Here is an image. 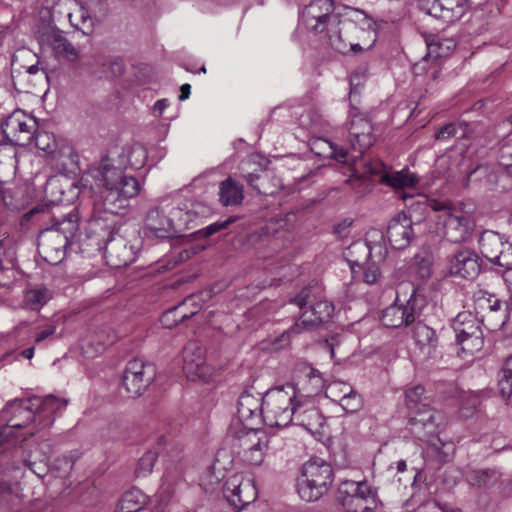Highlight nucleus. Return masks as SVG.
I'll return each instance as SVG.
<instances>
[{
    "label": "nucleus",
    "mask_w": 512,
    "mask_h": 512,
    "mask_svg": "<svg viewBox=\"0 0 512 512\" xmlns=\"http://www.w3.org/2000/svg\"><path fill=\"white\" fill-rule=\"evenodd\" d=\"M33 142L36 148L51 154L54 159L59 160L62 155H65L72 163L75 161V158H77L74 149L69 145H65L61 149H56L57 143L55 137L46 131H39L37 129L33 137Z\"/></svg>",
    "instance_id": "c85d7f7f"
},
{
    "label": "nucleus",
    "mask_w": 512,
    "mask_h": 512,
    "mask_svg": "<svg viewBox=\"0 0 512 512\" xmlns=\"http://www.w3.org/2000/svg\"><path fill=\"white\" fill-rule=\"evenodd\" d=\"M237 441L241 450L253 451L258 448H271L270 444L272 438L266 435L263 431L251 428L242 432L238 436Z\"/></svg>",
    "instance_id": "e433bc0d"
},
{
    "label": "nucleus",
    "mask_w": 512,
    "mask_h": 512,
    "mask_svg": "<svg viewBox=\"0 0 512 512\" xmlns=\"http://www.w3.org/2000/svg\"><path fill=\"white\" fill-rule=\"evenodd\" d=\"M337 500L344 512H372L377 507L376 492L366 481H342Z\"/></svg>",
    "instance_id": "6e6552de"
},
{
    "label": "nucleus",
    "mask_w": 512,
    "mask_h": 512,
    "mask_svg": "<svg viewBox=\"0 0 512 512\" xmlns=\"http://www.w3.org/2000/svg\"><path fill=\"white\" fill-rule=\"evenodd\" d=\"M153 364L140 358H134L126 364L122 377V386L131 398L141 396L155 377Z\"/></svg>",
    "instance_id": "dca6fc26"
},
{
    "label": "nucleus",
    "mask_w": 512,
    "mask_h": 512,
    "mask_svg": "<svg viewBox=\"0 0 512 512\" xmlns=\"http://www.w3.org/2000/svg\"><path fill=\"white\" fill-rule=\"evenodd\" d=\"M347 261L354 276L372 259V249L365 242L352 243L347 250Z\"/></svg>",
    "instance_id": "f704fd0d"
},
{
    "label": "nucleus",
    "mask_w": 512,
    "mask_h": 512,
    "mask_svg": "<svg viewBox=\"0 0 512 512\" xmlns=\"http://www.w3.org/2000/svg\"><path fill=\"white\" fill-rule=\"evenodd\" d=\"M444 10V21L452 22L461 18L465 11L467 0H441Z\"/></svg>",
    "instance_id": "8fccbe9b"
},
{
    "label": "nucleus",
    "mask_w": 512,
    "mask_h": 512,
    "mask_svg": "<svg viewBox=\"0 0 512 512\" xmlns=\"http://www.w3.org/2000/svg\"><path fill=\"white\" fill-rule=\"evenodd\" d=\"M158 456L171 461H178L181 458V450L169 442L166 437H160L157 443V451H147L138 461L135 474L137 477L150 474Z\"/></svg>",
    "instance_id": "a878e982"
},
{
    "label": "nucleus",
    "mask_w": 512,
    "mask_h": 512,
    "mask_svg": "<svg viewBox=\"0 0 512 512\" xmlns=\"http://www.w3.org/2000/svg\"><path fill=\"white\" fill-rule=\"evenodd\" d=\"M375 42L376 31L372 19L357 13L356 19L343 18L336 33L329 34L328 44L341 54H359L371 49Z\"/></svg>",
    "instance_id": "f03ea898"
},
{
    "label": "nucleus",
    "mask_w": 512,
    "mask_h": 512,
    "mask_svg": "<svg viewBox=\"0 0 512 512\" xmlns=\"http://www.w3.org/2000/svg\"><path fill=\"white\" fill-rule=\"evenodd\" d=\"M355 389L342 381H333L326 387V396L333 402H340L342 398L351 394Z\"/></svg>",
    "instance_id": "864d4df0"
},
{
    "label": "nucleus",
    "mask_w": 512,
    "mask_h": 512,
    "mask_svg": "<svg viewBox=\"0 0 512 512\" xmlns=\"http://www.w3.org/2000/svg\"><path fill=\"white\" fill-rule=\"evenodd\" d=\"M478 244L480 252L488 261L506 270H512V244L504 236L492 230H485L481 233Z\"/></svg>",
    "instance_id": "2eb2a0df"
},
{
    "label": "nucleus",
    "mask_w": 512,
    "mask_h": 512,
    "mask_svg": "<svg viewBox=\"0 0 512 512\" xmlns=\"http://www.w3.org/2000/svg\"><path fill=\"white\" fill-rule=\"evenodd\" d=\"M17 165V148L0 139V184L7 183L14 177Z\"/></svg>",
    "instance_id": "2f4dec72"
},
{
    "label": "nucleus",
    "mask_w": 512,
    "mask_h": 512,
    "mask_svg": "<svg viewBox=\"0 0 512 512\" xmlns=\"http://www.w3.org/2000/svg\"><path fill=\"white\" fill-rule=\"evenodd\" d=\"M405 402L409 412L422 407V403H430L429 398L425 396V389L422 385H416L406 389Z\"/></svg>",
    "instance_id": "49530a36"
},
{
    "label": "nucleus",
    "mask_w": 512,
    "mask_h": 512,
    "mask_svg": "<svg viewBox=\"0 0 512 512\" xmlns=\"http://www.w3.org/2000/svg\"><path fill=\"white\" fill-rule=\"evenodd\" d=\"M344 411L347 413H354L361 409L362 398L360 394L354 390L351 394L345 396L338 402Z\"/></svg>",
    "instance_id": "bf43d9fd"
},
{
    "label": "nucleus",
    "mask_w": 512,
    "mask_h": 512,
    "mask_svg": "<svg viewBox=\"0 0 512 512\" xmlns=\"http://www.w3.org/2000/svg\"><path fill=\"white\" fill-rule=\"evenodd\" d=\"M72 7L68 8L67 18L71 27L88 35L93 31V20L88 11L76 2H68Z\"/></svg>",
    "instance_id": "c9c22d12"
},
{
    "label": "nucleus",
    "mask_w": 512,
    "mask_h": 512,
    "mask_svg": "<svg viewBox=\"0 0 512 512\" xmlns=\"http://www.w3.org/2000/svg\"><path fill=\"white\" fill-rule=\"evenodd\" d=\"M418 7L427 15L444 21V10L441 0H418Z\"/></svg>",
    "instance_id": "6e6d98bb"
},
{
    "label": "nucleus",
    "mask_w": 512,
    "mask_h": 512,
    "mask_svg": "<svg viewBox=\"0 0 512 512\" xmlns=\"http://www.w3.org/2000/svg\"><path fill=\"white\" fill-rule=\"evenodd\" d=\"M426 305L427 300L422 290L419 287L413 288L405 305L395 302L383 310L381 322L388 328L408 326L421 317Z\"/></svg>",
    "instance_id": "1a4fd4ad"
},
{
    "label": "nucleus",
    "mask_w": 512,
    "mask_h": 512,
    "mask_svg": "<svg viewBox=\"0 0 512 512\" xmlns=\"http://www.w3.org/2000/svg\"><path fill=\"white\" fill-rule=\"evenodd\" d=\"M432 256L425 253V255H416L415 256V273L416 275L422 279L426 280L431 276L432 269Z\"/></svg>",
    "instance_id": "5fc2aeb1"
},
{
    "label": "nucleus",
    "mask_w": 512,
    "mask_h": 512,
    "mask_svg": "<svg viewBox=\"0 0 512 512\" xmlns=\"http://www.w3.org/2000/svg\"><path fill=\"white\" fill-rule=\"evenodd\" d=\"M183 370L191 381H207L211 375L206 364L205 348L197 340L189 341L183 348Z\"/></svg>",
    "instance_id": "412c9836"
},
{
    "label": "nucleus",
    "mask_w": 512,
    "mask_h": 512,
    "mask_svg": "<svg viewBox=\"0 0 512 512\" xmlns=\"http://www.w3.org/2000/svg\"><path fill=\"white\" fill-rule=\"evenodd\" d=\"M444 422V413L430 407V403H422V407L409 412L410 430L421 440L436 435Z\"/></svg>",
    "instance_id": "6ab92c4d"
},
{
    "label": "nucleus",
    "mask_w": 512,
    "mask_h": 512,
    "mask_svg": "<svg viewBox=\"0 0 512 512\" xmlns=\"http://www.w3.org/2000/svg\"><path fill=\"white\" fill-rule=\"evenodd\" d=\"M57 330V325L54 322H49L37 327L35 343L40 344L42 341L53 336Z\"/></svg>",
    "instance_id": "69168bd1"
},
{
    "label": "nucleus",
    "mask_w": 512,
    "mask_h": 512,
    "mask_svg": "<svg viewBox=\"0 0 512 512\" xmlns=\"http://www.w3.org/2000/svg\"><path fill=\"white\" fill-rule=\"evenodd\" d=\"M223 493L235 510H242L258 496L254 480L239 474L230 476L224 484Z\"/></svg>",
    "instance_id": "aec40b11"
},
{
    "label": "nucleus",
    "mask_w": 512,
    "mask_h": 512,
    "mask_svg": "<svg viewBox=\"0 0 512 512\" xmlns=\"http://www.w3.org/2000/svg\"><path fill=\"white\" fill-rule=\"evenodd\" d=\"M297 398V389L291 383L269 389L264 395L263 422L270 427L289 426Z\"/></svg>",
    "instance_id": "0eeeda50"
},
{
    "label": "nucleus",
    "mask_w": 512,
    "mask_h": 512,
    "mask_svg": "<svg viewBox=\"0 0 512 512\" xmlns=\"http://www.w3.org/2000/svg\"><path fill=\"white\" fill-rule=\"evenodd\" d=\"M181 470L175 469L172 471L169 467L166 468V472L163 476V481L159 489V497L161 500L168 501L175 492V486L180 480Z\"/></svg>",
    "instance_id": "a18cd8bd"
},
{
    "label": "nucleus",
    "mask_w": 512,
    "mask_h": 512,
    "mask_svg": "<svg viewBox=\"0 0 512 512\" xmlns=\"http://www.w3.org/2000/svg\"><path fill=\"white\" fill-rule=\"evenodd\" d=\"M311 288L304 287L290 300V304L299 308L300 314L290 330L283 332L282 341H288L289 334H300L317 328L328 322L334 313V305L327 300H319L311 304Z\"/></svg>",
    "instance_id": "39448f33"
},
{
    "label": "nucleus",
    "mask_w": 512,
    "mask_h": 512,
    "mask_svg": "<svg viewBox=\"0 0 512 512\" xmlns=\"http://www.w3.org/2000/svg\"><path fill=\"white\" fill-rule=\"evenodd\" d=\"M298 385H300V389L304 392V394H298V397L310 399V397L322 391L325 386V380L320 371L310 365H304L301 369Z\"/></svg>",
    "instance_id": "7c9ffc66"
},
{
    "label": "nucleus",
    "mask_w": 512,
    "mask_h": 512,
    "mask_svg": "<svg viewBox=\"0 0 512 512\" xmlns=\"http://www.w3.org/2000/svg\"><path fill=\"white\" fill-rule=\"evenodd\" d=\"M306 17L315 21L311 29L315 34L323 35V38L329 42V34L336 33L343 18L334 13L333 0H315L305 9Z\"/></svg>",
    "instance_id": "ddd939ff"
},
{
    "label": "nucleus",
    "mask_w": 512,
    "mask_h": 512,
    "mask_svg": "<svg viewBox=\"0 0 512 512\" xmlns=\"http://www.w3.org/2000/svg\"><path fill=\"white\" fill-rule=\"evenodd\" d=\"M41 42L51 48L53 56L58 60L75 62L80 56V49L74 46L60 30H51L41 37Z\"/></svg>",
    "instance_id": "bb28decb"
},
{
    "label": "nucleus",
    "mask_w": 512,
    "mask_h": 512,
    "mask_svg": "<svg viewBox=\"0 0 512 512\" xmlns=\"http://www.w3.org/2000/svg\"><path fill=\"white\" fill-rule=\"evenodd\" d=\"M38 123L32 116L21 110H16L7 116L1 123L2 138L17 146H28L33 143Z\"/></svg>",
    "instance_id": "9b49d317"
},
{
    "label": "nucleus",
    "mask_w": 512,
    "mask_h": 512,
    "mask_svg": "<svg viewBox=\"0 0 512 512\" xmlns=\"http://www.w3.org/2000/svg\"><path fill=\"white\" fill-rule=\"evenodd\" d=\"M21 78H30L33 85H36L37 82H42L44 80H48L47 72L39 67V62L33 64L31 66L26 67L24 74L19 75Z\"/></svg>",
    "instance_id": "680f3d73"
},
{
    "label": "nucleus",
    "mask_w": 512,
    "mask_h": 512,
    "mask_svg": "<svg viewBox=\"0 0 512 512\" xmlns=\"http://www.w3.org/2000/svg\"><path fill=\"white\" fill-rule=\"evenodd\" d=\"M349 115L350 146L358 155H351L347 149L330 143L331 158L343 164L356 166V159L374 144L376 138L373 133L374 127L367 116L361 114L354 106H352ZM353 172L355 175L359 173L356 167H354Z\"/></svg>",
    "instance_id": "20e7f679"
},
{
    "label": "nucleus",
    "mask_w": 512,
    "mask_h": 512,
    "mask_svg": "<svg viewBox=\"0 0 512 512\" xmlns=\"http://www.w3.org/2000/svg\"><path fill=\"white\" fill-rule=\"evenodd\" d=\"M448 271L451 276L473 280L481 271V259L471 249H460L450 257Z\"/></svg>",
    "instance_id": "b1692460"
},
{
    "label": "nucleus",
    "mask_w": 512,
    "mask_h": 512,
    "mask_svg": "<svg viewBox=\"0 0 512 512\" xmlns=\"http://www.w3.org/2000/svg\"><path fill=\"white\" fill-rule=\"evenodd\" d=\"M475 314L480 318L483 313H488L499 306H504L505 302L498 299L495 295L483 290H478L473 295Z\"/></svg>",
    "instance_id": "a19ab883"
},
{
    "label": "nucleus",
    "mask_w": 512,
    "mask_h": 512,
    "mask_svg": "<svg viewBox=\"0 0 512 512\" xmlns=\"http://www.w3.org/2000/svg\"><path fill=\"white\" fill-rule=\"evenodd\" d=\"M236 216H230L225 220L216 221L198 231L199 236L201 237H210L221 230L228 228V226L236 221Z\"/></svg>",
    "instance_id": "13d9d810"
},
{
    "label": "nucleus",
    "mask_w": 512,
    "mask_h": 512,
    "mask_svg": "<svg viewBox=\"0 0 512 512\" xmlns=\"http://www.w3.org/2000/svg\"><path fill=\"white\" fill-rule=\"evenodd\" d=\"M51 298V291L46 287L39 286L26 291L24 302L30 310H40Z\"/></svg>",
    "instance_id": "c03bdc74"
},
{
    "label": "nucleus",
    "mask_w": 512,
    "mask_h": 512,
    "mask_svg": "<svg viewBox=\"0 0 512 512\" xmlns=\"http://www.w3.org/2000/svg\"><path fill=\"white\" fill-rule=\"evenodd\" d=\"M14 499L9 482L0 481V505L9 504Z\"/></svg>",
    "instance_id": "774afa93"
},
{
    "label": "nucleus",
    "mask_w": 512,
    "mask_h": 512,
    "mask_svg": "<svg viewBox=\"0 0 512 512\" xmlns=\"http://www.w3.org/2000/svg\"><path fill=\"white\" fill-rule=\"evenodd\" d=\"M2 200L5 206L10 210H21L26 205L24 191L21 188L3 190Z\"/></svg>",
    "instance_id": "de8ad7c7"
},
{
    "label": "nucleus",
    "mask_w": 512,
    "mask_h": 512,
    "mask_svg": "<svg viewBox=\"0 0 512 512\" xmlns=\"http://www.w3.org/2000/svg\"><path fill=\"white\" fill-rule=\"evenodd\" d=\"M140 241L136 244L128 242L122 236L112 237L105 246L107 265L114 269L124 268L133 263L139 252Z\"/></svg>",
    "instance_id": "5701e85b"
},
{
    "label": "nucleus",
    "mask_w": 512,
    "mask_h": 512,
    "mask_svg": "<svg viewBox=\"0 0 512 512\" xmlns=\"http://www.w3.org/2000/svg\"><path fill=\"white\" fill-rule=\"evenodd\" d=\"M148 500L147 495L134 487L122 495L117 512H139L147 505Z\"/></svg>",
    "instance_id": "4c0bfd02"
},
{
    "label": "nucleus",
    "mask_w": 512,
    "mask_h": 512,
    "mask_svg": "<svg viewBox=\"0 0 512 512\" xmlns=\"http://www.w3.org/2000/svg\"><path fill=\"white\" fill-rule=\"evenodd\" d=\"M325 418L310 399L298 397L294 407L293 422L309 431L311 434L320 433Z\"/></svg>",
    "instance_id": "393cba45"
},
{
    "label": "nucleus",
    "mask_w": 512,
    "mask_h": 512,
    "mask_svg": "<svg viewBox=\"0 0 512 512\" xmlns=\"http://www.w3.org/2000/svg\"><path fill=\"white\" fill-rule=\"evenodd\" d=\"M35 215H40V220L50 218L52 225L49 228L60 232L64 236H67L68 242L70 243H72V241L79 234L80 213L76 207L72 208L66 214L57 216L54 212L51 211L50 205L41 204L30 209L25 214V218L29 220Z\"/></svg>",
    "instance_id": "f3484780"
},
{
    "label": "nucleus",
    "mask_w": 512,
    "mask_h": 512,
    "mask_svg": "<svg viewBox=\"0 0 512 512\" xmlns=\"http://www.w3.org/2000/svg\"><path fill=\"white\" fill-rule=\"evenodd\" d=\"M91 173L97 184L102 186L101 207L110 214H124L129 206V200L136 197L141 190L138 179L125 174L122 168L114 165L109 156L102 158L98 167L92 169Z\"/></svg>",
    "instance_id": "f257e3e1"
},
{
    "label": "nucleus",
    "mask_w": 512,
    "mask_h": 512,
    "mask_svg": "<svg viewBox=\"0 0 512 512\" xmlns=\"http://www.w3.org/2000/svg\"><path fill=\"white\" fill-rule=\"evenodd\" d=\"M415 325L413 327L412 336L415 340V343L420 348H434L437 344V337L435 330L426 325L419 319H416Z\"/></svg>",
    "instance_id": "37998d69"
},
{
    "label": "nucleus",
    "mask_w": 512,
    "mask_h": 512,
    "mask_svg": "<svg viewBox=\"0 0 512 512\" xmlns=\"http://www.w3.org/2000/svg\"><path fill=\"white\" fill-rule=\"evenodd\" d=\"M148 158V152L146 148L139 143L132 145L130 148L127 159L128 164L132 169L138 170L144 167Z\"/></svg>",
    "instance_id": "603ef678"
},
{
    "label": "nucleus",
    "mask_w": 512,
    "mask_h": 512,
    "mask_svg": "<svg viewBox=\"0 0 512 512\" xmlns=\"http://www.w3.org/2000/svg\"><path fill=\"white\" fill-rule=\"evenodd\" d=\"M434 211H442L439 221L443 226L444 237L452 243H461L466 241L474 228L470 217L462 212H455L448 208L446 204L434 202L432 205Z\"/></svg>",
    "instance_id": "4468645a"
},
{
    "label": "nucleus",
    "mask_w": 512,
    "mask_h": 512,
    "mask_svg": "<svg viewBox=\"0 0 512 512\" xmlns=\"http://www.w3.org/2000/svg\"><path fill=\"white\" fill-rule=\"evenodd\" d=\"M1 245V255L0 260L2 263L1 269L9 268L14 265L15 261V250L12 246H9L7 243L0 241Z\"/></svg>",
    "instance_id": "e2e57ef3"
},
{
    "label": "nucleus",
    "mask_w": 512,
    "mask_h": 512,
    "mask_svg": "<svg viewBox=\"0 0 512 512\" xmlns=\"http://www.w3.org/2000/svg\"><path fill=\"white\" fill-rule=\"evenodd\" d=\"M67 406L65 399L57 398L53 395H48L44 399L39 397L27 398L23 402H17L14 407L20 414H24L23 422H16L12 420L11 426L16 429L26 427L38 414L54 415L57 412L63 410Z\"/></svg>",
    "instance_id": "a211bd4d"
},
{
    "label": "nucleus",
    "mask_w": 512,
    "mask_h": 512,
    "mask_svg": "<svg viewBox=\"0 0 512 512\" xmlns=\"http://www.w3.org/2000/svg\"><path fill=\"white\" fill-rule=\"evenodd\" d=\"M498 387L502 398L505 400L510 399L512 396V376L500 372Z\"/></svg>",
    "instance_id": "0e129e2a"
},
{
    "label": "nucleus",
    "mask_w": 512,
    "mask_h": 512,
    "mask_svg": "<svg viewBox=\"0 0 512 512\" xmlns=\"http://www.w3.org/2000/svg\"><path fill=\"white\" fill-rule=\"evenodd\" d=\"M416 209L421 210L424 214L428 210L427 199L414 201L410 204L408 213L402 211L396 214L389 222L387 227V238L390 245L394 249H404L412 241L414 237L413 224L419 222V219L414 220L412 212Z\"/></svg>",
    "instance_id": "9d476101"
},
{
    "label": "nucleus",
    "mask_w": 512,
    "mask_h": 512,
    "mask_svg": "<svg viewBox=\"0 0 512 512\" xmlns=\"http://www.w3.org/2000/svg\"><path fill=\"white\" fill-rule=\"evenodd\" d=\"M480 318L472 312L463 311L457 314L452 321V328L455 337H466L475 333L482 332Z\"/></svg>",
    "instance_id": "72a5a7b5"
},
{
    "label": "nucleus",
    "mask_w": 512,
    "mask_h": 512,
    "mask_svg": "<svg viewBox=\"0 0 512 512\" xmlns=\"http://www.w3.org/2000/svg\"><path fill=\"white\" fill-rule=\"evenodd\" d=\"M67 236L58 231L46 228L38 236V251L43 259L51 265L59 264L66 256Z\"/></svg>",
    "instance_id": "4be33fe9"
},
{
    "label": "nucleus",
    "mask_w": 512,
    "mask_h": 512,
    "mask_svg": "<svg viewBox=\"0 0 512 512\" xmlns=\"http://www.w3.org/2000/svg\"><path fill=\"white\" fill-rule=\"evenodd\" d=\"M363 169V172L359 173L360 178L372 179L373 177H379L380 183L393 189L411 188L416 186L419 181L417 175L408 168L392 171L379 160L365 162Z\"/></svg>",
    "instance_id": "f8f14e48"
},
{
    "label": "nucleus",
    "mask_w": 512,
    "mask_h": 512,
    "mask_svg": "<svg viewBox=\"0 0 512 512\" xmlns=\"http://www.w3.org/2000/svg\"><path fill=\"white\" fill-rule=\"evenodd\" d=\"M428 55L435 58L448 56L456 44L454 40L441 38L439 35H430L426 38Z\"/></svg>",
    "instance_id": "79ce46f5"
},
{
    "label": "nucleus",
    "mask_w": 512,
    "mask_h": 512,
    "mask_svg": "<svg viewBox=\"0 0 512 512\" xmlns=\"http://www.w3.org/2000/svg\"><path fill=\"white\" fill-rule=\"evenodd\" d=\"M263 406L264 396L257 397L249 391H244L238 399V417L247 425L254 424L256 420L258 422L263 421Z\"/></svg>",
    "instance_id": "cd10ccee"
},
{
    "label": "nucleus",
    "mask_w": 512,
    "mask_h": 512,
    "mask_svg": "<svg viewBox=\"0 0 512 512\" xmlns=\"http://www.w3.org/2000/svg\"><path fill=\"white\" fill-rule=\"evenodd\" d=\"M25 399H15L14 401L8 403L5 407V409L3 410V413H5L6 415H11V417H9L7 419V425L11 428H13L11 426V421L14 420L16 422H23L24 421V414H20L18 411H17V408L14 407V404H16L17 402H23Z\"/></svg>",
    "instance_id": "338daca9"
},
{
    "label": "nucleus",
    "mask_w": 512,
    "mask_h": 512,
    "mask_svg": "<svg viewBox=\"0 0 512 512\" xmlns=\"http://www.w3.org/2000/svg\"><path fill=\"white\" fill-rule=\"evenodd\" d=\"M456 343L461 346L463 352L473 354L483 348V333L479 332L466 337H458L456 338Z\"/></svg>",
    "instance_id": "3c124183"
},
{
    "label": "nucleus",
    "mask_w": 512,
    "mask_h": 512,
    "mask_svg": "<svg viewBox=\"0 0 512 512\" xmlns=\"http://www.w3.org/2000/svg\"><path fill=\"white\" fill-rule=\"evenodd\" d=\"M465 481L478 489H491L501 481L502 473L497 468H470L464 473Z\"/></svg>",
    "instance_id": "c756f323"
},
{
    "label": "nucleus",
    "mask_w": 512,
    "mask_h": 512,
    "mask_svg": "<svg viewBox=\"0 0 512 512\" xmlns=\"http://www.w3.org/2000/svg\"><path fill=\"white\" fill-rule=\"evenodd\" d=\"M363 273V281L367 284H374L380 277V269L378 263L374 260H369L364 268L360 271Z\"/></svg>",
    "instance_id": "052dcab7"
},
{
    "label": "nucleus",
    "mask_w": 512,
    "mask_h": 512,
    "mask_svg": "<svg viewBox=\"0 0 512 512\" xmlns=\"http://www.w3.org/2000/svg\"><path fill=\"white\" fill-rule=\"evenodd\" d=\"M270 449L271 448H258L253 451L241 450L238 453L241 455L242 460L245 463L253 466H259L263 463L264 457Z\"/></svg>",
    "instance_id": "4d7b16f0"
},
{
    "label": "nucleus",
    "mask_w": 512,
    "mask_h": 512,
    "mask_svg": "<svg viewBox=\"0 0 512 512\" xmlns=\"http://www.w3.org/2000/svg\"><path fill=\"white\" fill-rule=\"evenodd\" d=\"M188 301H190V298L184 299L180 304L166 310L162 314L160 321L163 327L172 329L179 323H182L186 319H189L196 314L197 311L187 312L185 310Z\"/></svg>",
    "instance_id": "58836bf2"
},
{
    "label": "nucleus",
    "mask_w": 512,
    "mask_h": 512,
    "mask_svg": "<svg viewBox=\"0 0 512 512\" xmlns=\"http://www.w3.org/2000/svg\"><path fill=\"white\" fill-rule=\"evenodd\" d=\"M247 183L259 194L263 195H272L274 194V190L267 187V182L270 179V175L267 172H262L261 174L249 173L244 176Z\"/></svg>",
    "instance_id": "09e8293b"
},
{
    "label": "nucleus",
    "mask_w": 512,
    "mask_h": 512,
    "mask_svg": "<svg viewBox=\"0 0 512 512\" xmlns=\"http://www.w3.org/2000/svg\"><path fill=\"white\" fill-rule=\"evenodd\" d=\"M333 481L334 471L330 463L311 458L302 465L297 480L298 495L306 502L316 501L330 490Z\"/></svg>",
    "instance_id": "423d86ee"
},
{
    "label": "nucleus",
    "mask_w": 512,
    "mask_h": 512,
    "mask_svg": "<svg viewBox=\"0 0 512 512\" xmlns=\"http://www.w3.org/2000/svg\"><path fill=\"white\" fill-rule=\"evenodd\" d=\"M183 209L181 207H169V205H155L151 207L145 217V229L161 239H169L182 233L185 229H191L194 218L203 213L196 209Z\"/></svg>",
    "instance_id": "7ed1b4c3"
},
{
    "label": "nucleus",
    "mask_w": 512,
    "mask_h": 512,
    "mask_svg": "<svg viewBox=\"0 0 512 512\" xmlns=\"http://www.w3.org/2000/svg\"><path fill=\"white\" fill-rule=\"evenodd\" d=\"M508 307L509 305L505 302L504 306H499L488 313H483V316L480 317L481 324L489 331L501 329L511 317Z\"/></svg>",
    "instance_id": "ea45409f"
},
{
    "label": "nucleus",
    "mask_w": 512,
    "mask_h": 512,
    "mask_svg": "<svg viewBox=\"0 0 512 512\" xmlns=\"http://www.w3.org/2000/svg\"><path fill=\"white\" fill-rule=\"evenodd\" d=\"M219 202L225 206H237L243 202V185L231 177L219 184Z\"/></svg>",
    "instance_id": "473e14b6"
}]
</instances>
